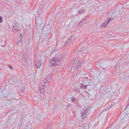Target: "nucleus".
I'll return each instance as SVG.
<instances>
[{"instance_id": "f257e3e1", "label": "nucleus", "mask_w": 129, "mask_h": 129, "mask_svg": "<svg viewBox=\"0 0 129 129\" xmlns=\"http://www.w3.org/2000/svg\"><path fill=\"white\" fill-rule=\"evenodd\" d=\"M61 59L59 58L55 57L52 59L50 61V63L51 66H55L59 64V62L61 61Z\"/></svg>"}, {"instance_id": "f03ea898", "label": "nucleus", "mask_w": 129, "mask_h": 129, "mask_svg": "<svg viewBox=\"0 0 129 129\" xmlns=\"http://www.w3.org/2000/svg\"><path fill=\"white\" fill-rule=\"evenodd\" d=\"M44 82H43V84H44V85H42L40 87V91L42 93L43 92V89L45 88V86H46L47 85H48V84H46L47 82L46 81V79L44 80Z\"/></svg>"}, {"instance_id": "7ed1b4c3", "label": "nucleus", "mask_w": 129, "mask_h": 129, "mask_svg": "<svg viewBox=\"0 0 129 129\" xmlns=\"http://www.w3.org/2000/svg\"><path fill=\"white\" fill-rule=\"evenodd\" d=\"M21 36H22L21 35H20V36H19V39H19V42L18 43V44L19 46H20L22 45V43H23V42H22V40H23L24 39V38L23 37H21Z\"/></svg>"}, {"instance_id": "20e7f679", "label": "nucleus", "mask_w": 129, "mask_h": 129, "mask_svg": "<svg viewBox=\"0 0 129 129\" xmlns=\"http://www.w3.org/2000/svg\"><path fill=\"white\" fill-rule=\"evenodd\" d=\"M13 27L14 29L16 31L20 29L19 25L18 24V23L17 22L14 23V25Z\"/></svg>"}, {"instance_id": "39448f33", "label": "nucleus", "mask_w": 129, "mask_h": 129, "mask_svg": "<svg viewBox=\"0 0 129 129\" xmlns=\"http://www.w3.org/2000/svg\"><path fill=\"white\" fill-rule=\"evenodd\" d=\"M74 63L76 66V68H77V67L78 68L79 67H81V63L79 61L75 60H74Z\"/></svg>"}, {"instance_id": "423d86ee", "label": "nucleus", "mask_w": 129, "mask_h": 129, "mask_svg": "<svg viewBox=\"0 0 129 129\" xmlns=\"http://www.w3.org/2000/svg\"><path fill=\"white\" fill-rule=\"evenodd\" d=\"M71 38H73V39H75L74 37L73 36L70 37L69 38L68 40H67L65 43L66 45H68V44L70 42H71Z\"/></svg>"}, {"instance_id": "0eeeda50", "label": "nucleus", "mask_w": 129, "mask_h": 129, "mask_svg": "<svg viewBox=\"0 0 129 129\" xmlns=\"http://www.w3.org/2000/svg\"><path fill=\"white\" fill-rule=\"evenodd\" d=\"M42 63V60L38 61H37L36 66L37 68H39L41 66Z\"/></svg>"}, {"instance_id": "6e6552de", "label": "nucleus", "mask_w": 129, "mask_h": 129, "mask_svg": "<svg viewBox=\"0 0 129 129\" xmlns=\"http://www.w3.org/2000/svg\"><path fill=\"white\" fill-rule=\"evenodd\" d=\"M125 111L127 113V114H129V107L128 105H127L125 109H124Z\"/></svg>"}, {"instance_id": "1a4fd4ad", "label": "nucleus", "mask_w": 129, "mask_h": 129, "mask_svg": "<svg viewBox=\"0 0 129 129\" xmlns=\"http://www.w3.org/2000/svg\"><path fill=\"white\" fill-rule=\"evenodd\" d=\"M81 118L83 119H84L87 116V114L85 113H84V112H83L81 114Z\"/></svg>"}, {"instance_id": "9d476101", "label": "nucleus", "mask_w": 129, "mask_h": 129, "mask_svg": "<svg viewBox=\"0 0 129 129\" xmlns=\"http://www.w3.org/2000/svg\"><path fill=\"white\" fill-rule=\"evenodd\" d=\"M52 76L51 74L48 75V77L47 78L46 80V81L48 82V83L49 82L48 81V80L49 79L50 80L51 79H52L51 78Z\"/></svg>"}, {"instance_id": "9b49d317", "label": "nucleus", "mask_w": 129, "mask_h": 129, "mask_svg": "<svg viewBox=\"0 0 129 129\" xmlns=\"http://www.w3.org/2000/svg\"><path fill=\"white\" fill-rule=\"evenodd\" d=\"M111 18H109L108 19L107 21H105L108 24L111 21Z\"/></svg>"}, {"instance_id": "f8f14e48", "label": "nucleus", "mask_w": 129, "mask_h": 129, "mask_svg": "<svg viewBox=\"0 0 129 129\" xmlns=\"http://www.w3.org/2000/svg\"><path fill=\"white\" fill-rule=\"evenodd\" d=\"M107 23L105 21V22L102 25V26L104 27H105L107 26Z\"/></svg>"}, {"instance_id": "ddd939ff", "label": "nucleus", "mask_w": 129, "mask_h": 129, "mask_svg": "<svg viewBox=\"0 0 129 129\" xmlns=\"http://www.w3.org/2000/svg\"><path fill=\"white\" fill-rule=\"evenodd\" d=\"M89 109V108H87L84 112V113H85L87 114V113L88 112V110Z\"/></svg>"}, {"instance_id": "4468645a", "label": "nucleus", "mask_w": 129, "mask_h": 129, "mask_svg": "<svg viewBox=\"0 0 129 129\" xmlns=\"http://www.w3.org/2000/svg\"><path fill=\"white\" fill-rule=\"evenodd\" d=\"M72 100H71V101L72 102L75 101L76 100L75 98L74 97H73V98H72Z\"/></svg>"}, {"instance_id": "2eb2a0df", "label": "nucleus", "mask_w": 129, "mask_h": 129, "mask_svg": "<svg viewBox=\"0 0 129 129\" xmlns=\"http://www.w3.org/2000/svg\"><path fill=\"white\" fill-rule=\"evenodd\" d=\"M2 17L0 16V23H2Z\"/></svg>"}, {"instance_id": "dca6fc26", "label": "nucleus", "mask_w": 129, "mask_h": 129, "mask_svg": "<svg viewBox=\"0 0 129 129\" xmlns=\"http://www.w3.org/2000/svg\"><path fill=\"white\" fill-rule=\"evenodd\" d=\"M8 67L10 69H11L12 70L13 68H12V66H11V65H9V66H8Z\"/></svg>"}, {"instance_id": "f3484780", "label": "nucleus", "mask_w": 129, "mask_h": 129, "mask_svg": "<svg viewBox=\"0 0 129 129\" xmlns=\"http://www.w3.org/2000/svg\"><path fill=\"white\" fill-rule=\"evenodd\" d=\"M74 91L76 92H78V89L77 88H75L74 89Z\"/></svg>"}, {"instance_id": "a211bd4d", "label": "nucleus", "mask_w": 129, "mask_h": 129, "mask_svg": "<svg viewBox=\"0 0 129 129\" xmlns=\"http://www.w3.org/2000/svg\"><path fill=\"white\" fill-rule=\"evenodd\" d=\"M86 17H85V18L84 17L83 18V19H82V20L81 21L80 23L82 22L86 18Z\"/></svg>"}, {"instance_id": "6ab92c4d", "label": "nucleus", "mask_w": 129, "mask_h": 129, "mask_svg": "<svg viewBox=\"0 0 129 129\" xmlns=\"http://www.w3.org/2000/svg\"><path fill=\"white\" fill-rule=\"evenodd\" d=\"M85 12V10H83L81 12V14H83Z\"/></svg>"}, {"instance_id": "aec40b11", "label": "nucleus", "mask_w": 129, "mask_h": 129, "mask_svg": "<svg viewBox=\"0 0 129 129\" xmlns=\"http://www.w3.org/2000/svg\"><path fill=\"white\" fill-rule=\"evenodd\" d=\"M89 85H85V88H87V86H89Z\"/></svg>"}, {"instance_id": "412c9836", "label": "nucleus", "mask_w": 129, "mask_h": 129, "mask_svg": "<svg viewBox=\"0 0 129 129\" xmlns=\"http://www.w3.org/2000/svg\"><path fill=\"white\" fill-rule=\"evenodd\" d=\"M74 39H73V38H71V42H72L74 40Z\"/></svg>"}, {"instance_id": "4be33fe9", "label": "nucleus", "mask_w": 129, "mask_h": 129, "mask_svg": "<svg viewBox=\"0 0 129 129\" xmlns=\"http://www.w3.org/2000/svg\"><path fill=\"white\" fill-rule=\"evenodd\" d=\"M81 11L80 10V11H78V13H81Z\"/></svg>"}, {"instance_id": "5701e85b", "label": "nucleus", "mask_w": 129, "mask_h": 129, "mask_svg": "<svg viewBox=\"0 0 129 129\" xmlns=\"http://www.w3.org/2000/svg\"><path fill=\"white\" fill-rule=\"evenodd\" d=\"M82 86H80V87L81 88H82Z\"/></svg>"}, {"instance_id": "b1692460", "label": "nucleus", "mask_w": 129, "mask_h": 129, "mask_svg": "<svg viewBox=\"0 0 129 129\" xmlns=\"http://www.w3.org/2000/svg\"><path fill=\"white\" fill-rule=\"evenodd\" d=\"M129 105V102H128V103L127 105Z\"/></svg>"}, {"instance_id": "393cba45", "label": "nucleus", "mask_w": 129, "mask_h": 129, "mask_svg": "<svg viewBox=\"0 0 129 129\" xmlns=\"http://www.w3.org/2000/svg\"><path fill=\"white\" fill-rule=\"evenodd\" d=\"M47 129H48V128H47Z\"/></svg>"}]
</instances>
